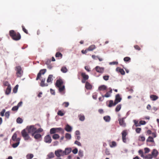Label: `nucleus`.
I'll return each instance as SVG.
<instances>
[{"label":"nucleus","mask_w":159,"mask_h":159,"mask_svg":"<svg viewBox=\"0 0 159 159\" xmlns=\"http://www.w3.org/2000/svg\"><path fill=\"white\" fill-rule=\"evenodd\" d=\"M10 115L9 112L7 111L5 113V116L7 118H9Z\"/></svg>","instance_id":"052dcab7"},{"label":"nucleus","mask_w":159,"mask_h":159,"mask_svg":"<svg viewBox=\"0 0 159 159\" xmlns=\"http://www.w3.org/2000/svg\"><path fill=\"white\" fill-rule=\"evenodd\" d=\"M26 129L28 133H31L32 136L37 133H40L43 131V129L41 128L37 129L34 125L28 126Z\"/></svg>","instance_id":"f257e3e1"},{"label":"nucleus","mask_w":159,"mask_h":159,"mask_svg":"<svg viewBox=\"0 0 159 159\" xmlns=\"http://www.w3.org/2000/svg\"><path fill=\"white\" fill-rule=\"evenodd\" d=\"M109 97V91L107 92L106 94L102 96V97L103 98L104 97H106L108 98Z\"/></svg>","instance_id":"6e6d98bb"},{"label":"nucleus","mask_w":159,"mask_h":159,"mask_svg":"<svg viewBox=\"0 0 159 159\" xmlns=\"http://www.w3.org/2000/svg\"><path fill=\"white\" fill-rule=\"evenodd\" d=\"M17 138H17L16 134V133H14L12 137V140L14 141H16Z\"/></svg>","instance_id":"c756f323"},{"label":"nucleus","mask_w":159,"mask_h":159,"mask_svg":"<svg viewBox=\"0 0 159 159\" xmlns=\"http://www.w3.org/2000/svg\"><path fill=\"white\" fill-rule=\"evenodd\" d=\"M125 118H122L118 119L120 125L123 127H125L126 126V124L124 120Z\"/></svg>","instance_id":"9d476101"},{"label":"nucleus","mask_w":159,"mask_h":159,"mask_svg":"<svg viewBox=\"0 0 159 159\" xmlns=\"http://www.w3.org/2000/svg\"><path fill=\"white\" fill-rule=\"evenodd\" d=\"M56 129H55V128H51L50 130V134H54L55 133H56Z\"/></svg>","instance_id":"79ce46f5"},{"label":"nucleus","mask_w":159,"mask_h":159,"mask_svg":"<svg viewBox=\"0 0 159 159\" xmlns=\"http://www.w3.org/2000/svg\"><path fill=\"white\" fill-rule=\"evenodd\" d=\"M9 35L11 38L14 40H18L21 39V35L20 34L13 30L9 31Z\"/></svg>","instance_id":"f03ea898"},{"label":"nucleus","mask_w":159,"mask_h":159,"mask_svg":"<svg viewBox=\"0 0 159 159\" xmlns=\"http://www.w3.org/2000/svg\"><path fill=\"white\" fill-rule=\"evenodd\" d=\"M46 71V69H43L41 70L37 74V77L36 78V80H38L40 79L42 75L44 74Z\"/></svg>","instance_id":"6e6552de"},{"label":"nucleus","mask_w":159,"mask_h":159,"mask_svg":"<svg viewBox=\"0 0 159 159\" xmlns=\"http://www.w3.org/2000/svg\"><path fill=\"white\" fill-rule=\"evenodd\" d=\"M79 120L82 121H83L84 120L85 117L84 115H82L81 114H80L79 115Z\"/></svg>","instance_id":"473e14b6"},{"label":"nucleus","mask_w":159,"mask_h":159,"mask_svg":"<svg viewBox=\"0 0 159 159\" xmlns=\"http://www.w3.org/2000/svg\"><path fill=\"white\" fill-rule=\"evenodd\" d=\"M65 130L67 132H70L71 131L72 128L68 124H67L65 128Z\"/></svg>","instance_id":"4be33fe9"},{"label":"nucleus","mask_w":159,"mask_h":159,"mask_svg":"<svg viewBox=\"0 0 159 159\" xmlns=\"http://www.w3.org/2000/svg\"><path fill=\"white\" fill-rule=\"evenodd\" d=\"M95 69L96 71L101 73H102L104 71V69L103 67H100L99 66H96L95 67Z\"/></svg>","instance_id":"ddd939ff"},{"label":"nucleus","mask_w":159,"mask_h":159,"mask_svg":"<svg viewBox=\"0 0 159 159\" xmlns=\"http://www.w3.org/2000/svg\"><path fill=\"white\" fill-rule=\"evenodd\" d=\"M53 75H49L47 79V81L48 83H52V81L53 80L52 78Z\"/></svg>","instance_id":"412c9836"},{"label":"nucleus","mask_w":159,"mask_h":159,"mask_svg":"<svg viewBox=\"0 0 159 159\" xmlns=\"http://www.w3.org/2000/svg\"><path fill=\"white\" fill-rule=\"evenodd\" d=\"M121 108V105L120 104L118 105L115 109V111L116 112L119 111Z\"/></svg>","instance_id":"a18cd8bd"},{"label":"nucleus","mask_w":159,"mask_h":159,"mask_svg":"<svg viewBox=\"0 0 159 159\" xmlns=\"http://www.w3.org/2000/svg\"><path fill=\"white\" fill-rule=\"evenodd\" d=\"M128 134V132L127 130H123L121 133L122 141L125 143L126 142V136Z\"/></svg>","instance_id":"0eeeda50"},{"label":"nucleus","mask_w":159,"mask_h":159,"mask_svg":"<svg viewBox=\"0 0 159 159\" xmlns=\"http://www.w3.org/2000/svg\"><path fill=\"white\" fill-rule=\"evenodd\" d=\"M18 106H15L12 108L11 110L12 111H16L18 110Z\"/></svg>","instance_id":"864d4df0"},{"label":"nucleus","mask_w":159,"mask_h":159,"mask_svg":"<svg viewBox=\"0 0 159 159\" xmlns=\"http://www.w3.org/2000/svg\"><path fill=\"white\" fill-rule=\"evenodd\" d=\"M22 27L23 31L26 34H28V32L27 30L25 28V27L23 25L22 26Z\"/></svg>","instance_id":"8fccbe9b"},{"label":"nucleus","mask_w":159,"mask_h":159,"mask_svg":"<svg viewBox=\"0 0 159 159\" xmlns=\"http://www.w3.org/2000/svg\"><path fill=\"white\" fill-rule=\"evenodd\" d=\"M116 145L117 144L116 142L115 141H112L111 142V144L110 145V147L114 148L116 147Z\"/></svg>","instance_id":"7c9ffc66"},{"label":"nucleus","mask_w":159,"mask_h":159,"mask_svg":"<svg viewBox=\"0 0 159 159\" xmlns=\"http://www.w3.org/2000/svg\"><path fill=\"white\" fill-rule=\"evenodd\" d=\"M96 46L94 45H90L87 49L88 51H92L96 48Z\"/></svg>","instance_id":"aec40b11"},{"label":"nucleus","mask_w":159,"mask_h":159,"mask_svg":"<svg viewBox=\"0 0 159 159\" xmlns=\"http://www.w3.org/2000/svg\"><path fill=\"white\" fill-rule=\"evenodd\" d=\"M134 47L135 49L138 51H139L141 50V48L138 45H135L134 46Z\"/></svg>","instance_id":"13d9d810"},{"label":"nucleus","mask_w":159,"mask_h":159,"mask_svg":"<svg viewBox=\"0 0 159 159\" xmlns=\"http://www.w3.org/2000/svg\"><path fill=\"white\" fill-rule=\"evenodd\" d=\"M121 100V98H120V95L119 94H117L116 96V99L114 102V105H116L118 102H120Z\"/></svg>","instance_id":"9b49d317"},{"label":"nucleus","mask_w":159,"mask_h":159,"mask_svg":"<svg viewBox=\"0 0 159 159\" xmlns=\"http://www.w3.org/2000/svg\"><path fill=\"white\" fill-rule=\"evenodd\" d=\"M146 142H151L154 143L153 138L151 136H149L148 137V138L146 140Z\"/></svg>","instance_id":"cd10ccee"},{"label":"nucleus","mask_w":159,"mask_h":159,"mask_svg":"<svg viewBox=\"0 0 159 159\" xmlns=\"http://www.w3.org/2000/svg\"><path fill=\"white\" fill-rule=\"evenodd\" d=\"M71 135L70 134L66 133L65 134V138L67 139H71Z\"/></svg>","instance_id":"2f4dec72"},{"label":"nucleus","mask_w":159,"mask_h":159,"mask_svg":"<svg viewBox=\"0 0 159 159\" xmlns=\"http://www.w3.org/2000/svg\"><path fill=\"white\" fill-rule=\"evenodd\" d=\"M150 97L152 101H155L158 98V96L153 94L150 95Z\"/></svg>","instance_id":"b1692460"},{"label":"nucleus","mask_w":159,"mask_h":159,"mask_svg":"<svg viewBox=\"0 0 159 159\" xmlns=\"http://www.w3.org/2000/svg\"><path fill=\"white\" fill-rule=\"evenodd\" d=\"M27 131L25 128L21 132L22 136L23 137L24 140H29L30 138L29 134V133H28V132H27Z\"/></svg>","instance_id":"20e7f679"},{"label":"nucleus","mask_w":159,"mask_h":159,"mask_svg":"<svg viewBox=\"0 0 159 159\" xmlns=\"http://www.w3.org/2000/svg\"><path fill=\"white\" fill-rule=\"evenodd\" d=\"M81 76L83 78L82 80V82L83 83H85L86 81L89 79V76L88 75L84 73H82L81 74Z\"/></svg>","instance_id":"1a4fd4ad"},{"label":"nucleus","mask_w":159,"mask_h":159,"mask_svg":"<svg viewBox=\"0 0 159 159\" xmlns=\"http://www.w3.org/2000/svg\"><path fill=\"white\" fill-rule=\"evenodd\" d=\"M64 114V113L61 110L57 112V115L61 116H63Z\"/></svg>","instance_id":"09e8293b"},{"label":"nucleus","mask_w":159,"mask_h":159,"mask_svg":"<svg viewBox=\"0 0 159 159\" xmlns=\"http://www.w3.org/2000/svg\"><path fill=\"white\" fill-rule=\"evenodd\" d=\"M63 81L62 80L59 79L57 80L55 85L56 86L59 88V91L62 93L65 90V86L63 85Z\"/></svg>","instance_id":"7ed1b4c3"},{"label":"nucleus","mask_w":159,"mask_h":159,"mask_svg":"<svg viewBox=\"0 0 159 159\" xmlns=\"http://www.w3.org/2000/svg\"><path fill=\"white\" fill-rule=\"evenodd\" d=\"M133 121L134 123V125H135L136 127H138L140 126V122L139 123L138 121L136 120H134Z\"/></svg>","instance_id":"ea45409f"},{"label":"nucleus","mask_w":159,"mask_h":159,"mask_svg":"<svg viewBox=\"0 0 159 159\" xmlns=\"http://www.w3.org/2000/svg\"><path fill=\"white\" fill-rule=\"evenodd\" d=\"M124 60L125 61H129L130 60V58L129 57H126L124 58Z\"/></svg>","instance_id":"3c124183"},{"label":"nucleus","mask_w":159,"mask_h":159,"mask_svg":"<svg viewBox=\"0 0 159 159\" xmlns=\"http://www.w3.org/2000/svg\"><path fill=\"white\" fill-rule=\"evenodd\" d=\"M67 70H68L66 68L65 66L62 67L61 69V71L62 72L64 73L66 72Z\"/></svg>","instance_id":"c9c22d12"},{"label":"nucleus","mask_w":159,"mask_h":159,"mask_svg":"<svg viewBox=\"0 0 159 159\" xmlns=\"http://www.w3.org/2000/svg\"><path fill=\"white\" fill-rule=\"evenodd\" d=\"M109 76L108 75H105L103 76V78L104 80H107L109 79Z\"/></svg>","instance_id":"338daca9"},{"label":"nucleus","mask_w":159,"mask_h":159,"mask_svg":"<svg viewBox=\"0 0 159 159\" xmlns=\"http://www.w3.org/2000/svg\"><path fill=\"white\" fill-rule=\"evenodd\" d=\"M55 155L58 157H60L63 156L65 155L64 151L61 149H58L55 151Z\"/></svg>","instance_id":"423d86ee"},{"label":"nucleus","mask_w":159,"mask_h":159,"mask_svg":"<svg viewBox=\"0 0 159 159\" xmlns=\"http://www.w3.org/2000/svg\"><path fill=\"white\" fill-rule=\"evenodd\" d=\"M146 122L145 121L141 120L140 121V126L141 125H144L146 124Z\"/></svg>","instance_id":"774afa93"},{"label":"nucleus","mask_w":159,"mask_h":159,"mask_svg":"<svg viewBox=\"0 0 159 159\" xmlns=\"http://www.w3.org/2000/svg\"><path fill=\"white\" fill-rule=\"evenodd\" d=\"M16 74L17 77H21L23 73L21 67L20 66H16Z\"/></svg>","instance_id":"39448f33"},{"label":"nucleus","mask_w":159,"mask_h":159,"mask_svg":"<svg viewBox=\"0 0 159 159\" xmlns=\"http://www.w3.org/2000/svg\"><path fill=\"white\" fill-rule=\"evenodd\" d=\"M5 111H6V110L5 109H2V111L0 112V115H1V116H4V114L5 112Z\"/></svg>","instance_id":"bf43d9fd"},{"label":"nucleus","mask_w":159,"mask_h":159,"mask_svg":"<svg viewBox=\"0 0 159 159\" xmlns=\"http://www.w3.org/2000/svg\"><path fill=\"white\" fill-rule=\"evenodd\" d=\"M20 138H18L16 140V143H13L12 145V147L13 148H16L18 146L20 143Z\"/></svg>","instance_id":"dca6fc26"},{"label":"nucleus","mask_w":159,"mask_h":159,"mask_svg":"<svg viewBox=\"0 0 159 159\" xmlns=\"http://www.w3.org/2000/svg\"><path fill=\"white\" fill-rule=\"evenodd\" d=\"M116 70L117 72L120 73L122 75H124L125 74V71L124 70L120 68L119 67H117L116 68Z\"/></svg>","instance_id":"6ab92c4d"},{"label":"nucleus","mask_w":159,"mask_h":159,"mask_svg":"<svg viewBox=\"0 0 159 159\" xmlns=\"http://www.w3.org/2000/svg\"><path fill=\"white\" fill-rule=\"evenodd\" d=\"M3 85L5 86L8 87L9 86H11L9 84V83L7 81H4L3 83Z\"/></svg>","instance_id":"5fc2aeb1"},{"label":"nucleus","mask_w":159,"mask_h":159,"mask_svg":"<svg viewBox=\"0 0 159 159\" xmlns=\"http://www.w3.org/2000/svg\"><path fill=\"white\" fill-rule=\"evenodd\" d=\"M75 143L79 146H81V143L77 141H75Z\"/></svg>","instance_id":"e2e57ef3"},{"label":"nucleus","mask_w":159,"mask_h":159,"mask_svg":"<svg viewBox=\"0 0 159 159\" xmlns=\"http://www.w3.org/2000/svg\"><path fill=\"white\" fill-rule=\"evenodd\" d=\"M34 138L36 139H38L41 138L42 137V135L39 133H37L34 135Z\"/></svg>","instance_id":"5701e85b"},{"label":"nucleus","mask_w":159,"mask_h":159,"mask_svg":"<svg viewBox=\"0 0 159 159\" xmlns=\"http://www.w3.org/2000/svg\"><path fill=\"white\" fill-rule=\"evenodd\" d=\"M152 155L151 154H148L146 156H144L143 158L145 159H152Z\"/></svg>","instance_id":"c85d7f7f"},{"label":"nucleus","mask_w":159,"mask_h":159,"mask_svg":"<svg viewBox=\"0 0 159 159\" xmlns=\"http://www.w3.org/2000/svg\"><path fill=\"white\" fill-rule=\"evenodd\" d=\"M34 155L32 154H28L26 156L27 159H31L33 158Z\"/></svg>","instance_id":"58836bf2"},{"label":"nucleus","mask_w":159,"mask_h":159,"mask_svg":"<svg viewBox=\"0 0 159 159\" xmlns=\"http://www.w3.org/2000/svg\"><path fill=\"white\" fill-rule=\"evenodd\" d=\"M59 136L57 134H55L52 136V138L54 139H58L59 138Z\"/></svg>","instance_id":"72a5a7b5"},{"label":"nucleus","mask_w":159,"mask_h":159,"mask_svg":"<svg viewBox=\"0 0 159 159\" xmlns=\"http://www.w3.org/2000/svg\"><path fill=\"white\" fill-rule=\"evenodd\" d=\"M103 119L105 121L109 122V116H104L103 117Z\"/></svg>","instance_id":"c03bdc74"},{"label":"nucleus","mask_w":159,"mask_h":159,"mask_svg":"<svg viewBox=\"0 0 159 159\" xmlns=\"http://www.w3.org/2000/svg\"><path fill=\"white\" fill-rule=\"evenodd\" d=\"M11 86H9L7 87L6 91V94H9L11 92Z\"/></svg>","instance_id":"bb28decb"},{"label":"nucleus","mask_w":159,"mask_h":159,"mask_svg":"<svg viewBox=\"0 0 159 159\" xmlns=\"http://www.w3.org/2000/svg\"><path fill=\"white\" fill-rule=\"evenodd\" d=\"M139 153L141 157L143 158L144 156L143 155V152L142 150H139Z\"/></svg>","instance_id":"de8ad7c7"},{"label":"nucleus","mask_w":159,"mask_h":159,"mask_svg":"<svg viewBox=\"0 0 159 159\" xmlns=\"http://www.w3.org/2000/svg\"><path fill=\"white\" fill-rule=\"evenodd\" d=\"M78 151V149L77 148H75L72 151L73 153L75 154H76L77 153Z\"/></svg>","instance_id":"0e129e2a"},{"label":"nucleus","mask_w":159,"mask_h":159,"mask_svg":"<svg viewBox=\"0 0 159 159\" xmlns=\"http://www.w3.org/2000/svg\"><path fill=\"white\" fill-rule=\"evenodd\" d=\"M92 57L94 59L96 60L97 58L99 60V61H102L103 60V59L102 58H101V57H99L98 56H96L95 55H92Z\"/></svg>","instance_id":"393cba45"},{"label":"nucleus","mask_w":159,"mask_h":159,"mask_svg":"<svg viewBox=\"0 0 159 159\" xmlns=\"http://www.w3.org/2000/svg\"><path fill=\"white\" fill-rule=\"evenodd\" d=\"M141 130V129L139 128H137L135 129L136 132L138 134H139L140 133Z\"/></svg>","instance_id":"603ef678"},{"label":"nucleus","mask_w":159,"mask_h":159,"mask_svg":"<svg viewBox=\"0 0 159 159\" xmlns=\"http://www.w3.org/2000/svg\"><path fill=\"white\" fill-rule=\"evenodd\" d=\"M63 105H64L65 107H67L69 105V103L68 102H65L63 103Z\"/></svg>","instance_id":"680f3d73"},{"label":"nucleus","mask_w":159,"mask_h":159,"mask_svg":"<svg viewBox=\"0 0 159 159\" xmlns=\"http://www.w3.org/2000/svg\"><path fill=\"white\" fill-rule=\"evenodd\" d=\"M85 88L88 89H90L92 88V86L88 82L86 83Z\"/></svg>","instance_id":"a878e982"},{"label":"nucleus","mask_w":159,"mask_h":159,"mask_svg":"<svg viewBox=\"0 0 159 159\" xmlns=\"http://www.w3.org/2000/svg\"><path fill=\"white\" fill-rule=\"evenodd\" d=\"M23 120L20 117L16 119V122L19 124H21L23 122Z\"/></svg>","instance_id":"4c0bfd02"},{"label":"nucleus","mask_w":159,"mask_h":159,"mask_svg":"<svg viewBox=\"0 0 159 159\" xmlns=\"http://www.w3.org/2000/svg\"><path fill=\"white\" fill-rule=\"evenodd\" d=\"M45 79L44 78H43L41 80V82L40 83V86L41 87L47 86H48V84L45 83Z\"/></svg>","instance_id":"2eb2a0df"},{"label":"nucleus","mask_w":159,"mask_h":159,"mask_svg":"<svg viewBox=\"0 0 159 159\" xmlns=\"http://www.w3.org/2000/svg\"><path fill=\"white\" fill-rule=\"evenodd\" d=\"M107 87L105 85H102L98 87V90L100 91H107Z\"/></svg>","instance_id":"f3484780"},{"label":"nucleus","mask_w":159,"mask_h":159,"mask_svg":"<svg viewBox=\"0 0 159 159\" xmlns=\"http://www.w3.org/2000/svg\"><path fill=\"white\" fill-rule=\"evenodd\" d=\"M48 158H51L54 157V155L53 152H51L48 155Z\"/></svg>","instance_id":"f704fd0d"},{"label":"nucleus","mask_w":159,"mask_h":159,"mask_svg":"<svg viewBox=\"0 0 159 159\" xmlns=\"http://www.w3.org/2000/svg\"><path fill=\"white\" fill-rule=\"evenodd\" d=\"M44 141L48 143H50L52 142V139L51 136L49 135H48L45 136L44 139Z\"/></svg>","instance_id":"f8f14e48"},{"label":"nucleus","mask_w":159,"mask_h":159,"mask_svg":"<svg viewBox=\"0 0 159 159\" xmlns=\"http://www.w3.org/2000/svg\"><path fill=\"white\" fill-rule=\"evenodd\" d=\"M62 55L61 53L59 52H57L56 53L55 56L56 57H60L61 58Z\"/></svg>","instance_id":"e433bc0d"},{"label":"nucleus","mask_w":159,"mask_h":159,"mask_svg":"<svg viewBox=\"0 0 159 159\" xmlns=\"http://www.w3.org/2000/svg\"><path fill=\"white\" fill-rule=\"evenodd\" d=\"M18 87V85H16L13 88V92L15 93H16L17 91V89Z\"/></svg>","instance_id":"37998d69"},{"label":"nucleus","mask_w":159,"mask_h":159,"mask_svg":"<svg viewBox=\"0 0 159 159\" xmlns=\"http://www.w3.org/2000/svg\"><path fill=\"white\" fill-rule=\"evenodd\" d=\"M145 139L144 136L140 135L139 137V141H144L145 140Z\"/></svg>","instance_id":"a19ab883"},{"label":"nucleus","mask_w":159,"mask_h":159,"mask_svg":"<svg viewBox=\"0 0 159 159\" xmlns=\"http://www.w3.org/2000/svg\"><path fill=\"white\" fill-rule=\"evenodd\" d=\"M118 64L117 61H113L112 62H110V65H117Z\"/></svg>","instance_id":"69168bd1"},{"label":"nucleus","mask_w":159,"mask_h":159,"mask_svg":"<svg viewBox=\"0 0 159 159\" xmlns=\"http://www.w3.org/2000/svg\"><path fill=\"white\" fill-rule=\"evenodd\" d=\"M72 151L71 148H65V150L64 151L65 155H66L69 154Z\"/></svg>","instance_id":"a211bd4d"},{"label":"nucleus","mask_w":159,"mask_h":159,"mask_svg":"<svg viewBox=\"0 0 159 159\" xmlns=\"http://www.w3.org/2000/svg\"><path fill=\"white\" fill-rule=\"evenodd\" d=\"M158 154V151L156 149H153L151 155H152V157L154 158H156Z\"/></svg>","instance_id":"4468645a"},{"label":"nucleus","mask_w":159,"mask_h":159,"mask_svg":"<svg viewBox=\"0 0 159 159\" xmlns=\"http://www.w3.org/2000/svg\"><path fill=\"white\" fill-rule=\"evenodd\" d=\"M55 129H56V133L59 132L60 131H62L63 132H64V130L61 128H55Z\"/></svg>","instance_id":"49530a36"},{"label":"nucleus","mask_w":159,"mask_h":159,"mask_svg":"<svg viewBox=\"0 0 159 159\" xmlns=\"http://www.w3.org/2000/svg\"><path fill=\"white\" fill-rule=\"evenodd\" d=\"M144 150L145 153H148L150 151V149L149 148H144Z\"/></svg>","instance_id":"4d7b16f0"}]
</instances>
